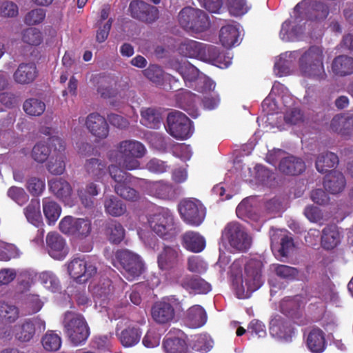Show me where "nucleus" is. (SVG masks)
<instances>
[{"instance_id":"nucleus-12","label":"nucleus","mask_w":353,"mask_h":353,"mask_svg":"<svg viewBox=\"0 0 353 353\" xmlns=\"http://www.w3.org/2000/svg\"><path fill=\"white\" fill-rule=\"evenodd\" d=\"M60 230L65 234L73 236L78 239H84L90 235L92 224L88 219L74 218L66 216L59 225Z\"/></svg>"},{"instance_id":"nucleus-49","label":"nucleus","mask_w":353,"mask_h":353,"mask_svg":"<svg viewBox=\"0 0 353 353\" xmlns=\"http://www.w3.org/2000/svg\"><path fill=\"white\" fill-rule=\"evenodd\" d=\"M19 311L14 305L0 303V321L3 323H13L18 318Z\"/></svg>"},{"instance_id":"nucleus-27","label":"nucleus","mask_w":353,"mask_h":353,"mask_svg":"<svg viewBox=\"0 0 353 353\" xmlns=\"http://www.w3.org/2000/svg\"><path fill=\"white\" fill-rule=\"evenodd\" d=\"M345 186V177L343 174L339 171H331L324 177L323 187L330 194H339L343 191Z\"/></svg>"},{"instance_id":"nucleus-2","label":"nucleus","mask_w":353,"mask_h":353,"mask_svg":"<svg viewBox=\"0 0 353 353\" xmlns=\"http://www.w3.org/2000/svg\"><path fill=\"white\" fill-rule=\"evenodd\" d=\"M145 145L139 141L128 139L120 141L116 150L108 152V158L112 162L119 164L127 170H137L140 168L139 159L146 153Z\"/></svg>"},{"instance_id":"nucleus-51","label":"nucleus","mask_w":353,"mask_h":353,"mask_svg":"<svg viewBox=\"0 0 353 353\" xmlns=\"http://www.w3.org/2000/svg\"><path fill=\"white\" fill-rule=\"evenodd\" d=\"M94 81L99 84L97 87V92L103 99H110L117 95V91L112 88L108 81V78L102 76L94 77Z\"/></svg>"},{"instance_id":"nucleus-18","label":"nucleus","mask_w":353,"mask_h":353,"mask_svg":"<svg viewBox=\"0 0 353 353\" xmlns=\"http://www.w3.org/2000/svg\"><path fill=\"white\" fill-rule=\"evenodd\" d=\"M263 263L260 259H250L245 264L244 281L246 287H262L264 283Z\"/></svg>"},{"instance_id":"nucleus-38","label":"nucleus","mask_w":353,"mask_h":353,"mask_svg":"<svg viewBox=\"0 0 353 353\" xmlns=\"http://www.w3.org/2000/svg\"><path fill=\"white\" fill-rule=\"evenodd\" d=\"M329 12V7L323 0H310V22L321 23Z\"/></svg>"},{"instance_id":"nucleus-41","label":"nucleus","mask_w":353,"mask_h":353,"mask_svg":"<svg viewBox=\"0 0 353 353\" xmlns=\"http://www.w3.org/2000/svg\"><path fill=\"white\" fill-rule=\"evenodd\" d=\"M43 212L48 224H54L59 218L61 213L60 205L48 197L42 200Z\"/></svg>"},{"instance_id":"nucleus-24","label":"nucleus","mask_w":353,"mask_h":353,"mask_svg":"<svg viewBox=\"0 0 353 353\" xmlns=\"http://www.w3.org/2000/svg\"><path fill=\"white\" fill-rule=\"evenodd\" d=\"M270 334L281 341H288L293 334L290 323L280 315H276L270 323Z\"/></svg>"},{"instance_id":"nucleus-30","label":"nucleus","mask_w":353,"mask_h":353,"mask_svg":"<svg viewBox=\"0 0 353 353\" xmlns=\"http://www.w3.org/2000/svg\"><path fill=\"white\" fill-rule=\"evenodd\" d=\"M207 321L205 310L199 305L190 307L185 314V322L190 328H198Z\"/></svg>"},{"instance_id":"nucleus-62","label":"nucleus","mask_w":353,"mask_h":353,"mask_svg":"<svg viewBox=\"0 0 353 353\" xmlns=\"http://www.w3.org/2000/svg\"><path fill=\"white\" fill-rule=\"evenodd\" d=\"M45 181L38 177L32 176L28 179L26 188L34 196H39L45 190Z\"/></svg>"},{"instance_id":"nucleus-59","label":"nucleus","mask_w":353,"mask_h":353,"mask_svg":"<svg viewBox=\"0 0 353 353\" xmlns=\"http://www.w3.org/2000/svg\"><path fill=\"white\" fill-rule=\"evenodd\" d=\"M51 149L43 142L37 143L32 148V157L39 163H43L49 157Z\"/></svg>"},{"instance_id":"nucleus-14","label":"nucleus","mask_w":353,"mask_h":353,"mask_svg":"<svg viewBox=\"0 0 353 353\" xmlns=\"http://www.w3.org/2000/svg\"><path fill=\"white\" fill-rule=\"evenodd\" d=\"M130 17L140 22L151 24L159 19L158 8L143 0H132L128 7Z\"/></svg>"},{"instance_id":"nucleus-26","label":"nucleus","mask_w":353,"mask_h":353,"mask_svg":"<svg viewBox=\"0 0 353 353\" xmlns=\"http://www.w3.org/2000/svg\"><path fill=\"white\" fill-rule=\"evenodd\" d=\"M37 75L38 70L35 63H22L14 72L13 79L19 84L27 85L32 83Z\"/></svg>"},{"instance_id":"nucleus-50","label":"nucleus","mask_w":353,"mask_h":353,"mask_svg":"<svg viewBox=\"0 0 353 353\" xmlns=\"http://www.w3.org/2000/svg\"><path fill=\"white\" fill-rule=\"evenodd\" d=\"M130 182L115 184V192L123 199L130 201H137L140 198L139 192L128 185Z\"/></svg>"},{"instance_id":"nucleus-45","label":"nucleus","mask_w":353,"mask_h":353,"mask_svg":"<svg viewBox=\"0 0 353 353\" xmlns=\"http://www.w3.org/2000/svg\"><path fill=\"white\" fill-rule=\"evenodd\" d=\"M104 208L108 214L115 217L120 216L126 212L125 203L114 196L105 199Z\"/></svg>"},{"instance_id":"nucleus-9","label":"nucleus","mask_w":353,"mask_h":353,"mask_svg":"<svg viewBox=\"0 0 353 353\" xmlns=\"http://www.w3.org/2000/svg\"><path fill=\"white\" fill-rule=\"evenodd\" d=\"M223 241L228 242L235 250L246 252L251 246L252 239L245 232L243 227L238 222L228 223L221 234Z\"/></svg>"},{"instance_id":"nucleus-22","label":"nucleus","mask_w":353,"mask_h":353,"mask_svg":"<svg viewBox=\"0 0 353 353\" xmlns=\"http://www.w3.org/2000/svg\"><path fill=\"white\" fill-rule=\"evenodd\" d=\"M49 255L54 259L62 260L68 253L65 240L57 232H49L46 239Z\"/></svg>"},{"instance_id":"nucleus-48","label":"nucleus","mask_w":353,"mask_h":353,"mask_svg":"<svg viewBox=\"0 0 353 353\" xmlns=\"http://www.w3.org/2000/svg\"><path fill=\"white\" fill-rule=\"evenodd\" d=\"M23 109L27 114L38 117L44 112L46 110V104L39 99L30 98L24 101Z\"/></svg>"},{"instance_id":"nucleus-33","label":"nucleus","mask_w":353,"mask_h":353,"mask_svg":"<svg viewBox=\"0 0 353 353\" xmlns=\"http://www.w3.org/2000/svg\"><path fill=\"white\" fill-rule=\"evenodd\" d=\"M84 168L86 173L96 181L102 179L108 170L106 163L97 158L87 159Z\"/></svg>"},{"instance_id":"nucleus-57","label":"nucleus","mask_w":353,"mask_h":353,"mask_svg":"<svg viewBox=\"0 0 353 353\" xmlns=\"http://www.w3.org/2000/svg\"><path fill=\"white\" fill-rule=\"evenodd\" d=\"M123 168L119 165H110L108 166V172L112 179L116 182V184L123 183L124 182H130L132 178L131 174L124 171Z\"/></svg>"},{"instance_id":"nucleus-46","label":"nucleus","mask_w":353,"mask_h":353,"mask_svg":"<svg viewBox=\"0 0 353 353\" xmlns=\"http://www.w3.org/2000/svg\"><path fill=\"white\" fill-rule=\"evenodd\" d=\"M40 208L39 201L32 199L23 210L28 222L37 227L41 223L42 219Z\"/></svg>"},{"instance_id":"nucleus-40","label":"nucleus","mask_w":353,"mask_h":353,"mask_svg":"<svg viewBox=\"0 0 353 353\" xmlns=\"http://www.w3.org/2000/svg\"><path fill=\"white\" fill-rule=\"evenodd\" d=\"M141 116V123L149 128H158L162 121L161 112L154 108H143Z\"/></svg>"},{"instance_id":"nucleus-36","label":"nucleus","mask_w":353,"mask_h":353,"mask_svg":"<svg viewBox=\"0 0 353 353\" xmlns=\"http://www.w3.org/2000/svg\"><path fill=\"white\" fill-rule=\"evenodd\" d=\"M105 234L111 243L118 245L124 239L125 231L119 222L112 220L105 225Z\"/></svg>"},{"instance_id":"nucleus-52","label":"nucleus","mask_w":353,"mask_h":353,"mask_svg":"<svg viewBox=\"0 0 353 353\" xmlns=\"http://www.w3.org/2000/svg\"><path fill=\"white\" fill-rule=\"evenodd\" d=\"M294 245L293 239L288 235H284L281 239L280 246L277 250L273 244L271 248L276 257L280 258V260L282 261L281 258L288 257Z\"/></svg>"},{"instance_id":"nucleus-39","label":"nucleus","mask_w":353,"mask_h":353,"mask_svg":"<svg viewBox=\"0 0 353 353\" xmlns=\"http://www.w3.org/2000/svg\"><path fill=\"white\" fill-rule=\"evenodd\" d=\"M121 343L124 347H132L137 344L141 339V331L135 327L128 325V327L121 330V332H117Z\"/></svg>"},{"instance_id":"nucleus-63","label":"nucleus","mask_w":353,"mask_h":353,"mask_svg":"<svg viewBox=\"0 0 353 353\" xmlns=\"http://www.w3.org/2000/svg\"><path fill=\"white\" fill-rule=\"evenodd\" d=\"M170 152L173 155L179 158L183 161L190 159L192 151L190 145L185 143H173Z\"/></svg>"},{"instance_id":"nucleus-8","label":"nucleus","mask_w":353,"mask_h":353,"mask_svg":"<svg viewBox=\"0 0 353 353\" xmlns=\"http://www.w3.org/2000/svg\"><path fill=\"white\" fill-rule=\"evenodd\" d=\"M113 264L125 271L127 279L132 281L139 277L144 269L143 263L140 256L128 250H119L115 254Z\"/></svg>"},{"instance_id":"nucleus-16","label":"nucleus","mask_w":353,"mask_h":353,"mask_svg":"<svg viewBox=\"0 0 353 353\" xmlns=\"http://www.w3.org/2000/svg\"><path fill=\"white\" fill-rule=\"evenodd\" d=\"M68 271L77 283L83 284L97 273V268L88 264L83 258H74L68 263Z\"/></svg>"},{"instance_id":"nucleus-23","label":"nucleus","mask_w":353,"mask_h":353,"mask_svg":"<svg viewBox=\"0 0 353 353\" xmlns=\"http://www.w3.org/2000/svg\"><path fill=\"white\" fill-rule=\"evenodd\" d=\"M85 125L91 134L97 139H104L109 134V125L106 119L97 112H92L87 116Z\"/></svg>"},{"instance_id":"nucleus-10","label":"nucleus","mask_w":353,"mask_h":353,"mask_svg":"<svg viewBox=\"0 0 353 353\" xmlns=\"http://www.w3.org/2000/svg\"><path fill=\"white\" fill-rule=\"evenodd\" d=\"M178 210L183 221L192 226L200 225L205 216V208L199 200L194 198L181 201Z\"/></svg>"},{"instance_id":"nucleus-13","label":"nucleus","mask_w":353,"mask_h":353,"mask_svg":"<svg viewBox=\"0 0 353 353\" xmlns=\"http://www.w3.org/2000/svg\"><path fill=\"white\" fill-rule=\"evenodd\" d=\"M306 303V298L299 295L285 298L280 305L281 311L293 319L296 323L304 325L307 321L305 312Z\"/></svg>"},{"instance_id":"nucleus-21","label":"nucleus","mask_w":353,"mask_h":353,"mask_svg":"<svg viewBox=\"0 0 353 353\" xmlns=\"http://www.w3.org/2000/svg\"><path fill=\"white\" fill-rule=\"evenodd\" d=\"M324 57L321 46H310V79L321 81L327 78L323 64Z\"/></svg>"},{"instance_id":"nucleus-20","label":"nucleus","mask_w":353,"mask_h":353,"mask_svg":"<svg viewBox=\"0 0 353 353\" xmlns=\"http://www.w3.org/2000/svg\"><path fill=\"white\" fill-rule=\"evenodd\" d=\"M20 278L21 284L23 287H30L34 284V280H37L40 285L45 287H59L60 285L59 279L52 271H43L38 274L26 272L20 274Z\"/></svg>"},{"instance_id":"nucleus-35","label":"nucleus","mask_w":353,"mask_h":353,"mask_svg":"<svg viewBox=\"0 0 353 353\" xmlns=\"http://www.w3.org/2000/svg\"><path fill=\"white\" fill-rule=\"evenodd\" d=\"M321 246L327 250H332L340 243V234L336 225H330L322 230Z\"/></svg>"},{"instance_id":"nucleus-34","label":"nucleus","mask_w":353,"mask_h":353,"mask_svg":"<svg viewBox=\"0 0 353 353\" xmlns=\"http://www.w3.org/2000/svg\"><path fill=\"white\" fill-rule=\"evenodd\" d=\"M338 164V156L331 152H326L319 154L315 163L317 171L322 174L333 171L332 170L336 168Z\"/></svg>"},{"instance_id":"nucleus-29","label":"nucleus","mask_w":353,"mask_h":353,"mask_svg":"<svg viewBox=\"0 0 353 353\" xmlns=\"http://www.w3.org/2000/svg\"><path fill=\"white\" fill-rule=\"evenodd\" d=\"M183 247L192 252L199 253L205 247V240L199 232L187 231L181 236Z\"/></svg>"},{"instance_id":"nucleus-44","label":"nucleus","mask_w":353,"mask_h":353,"mask_svg":"<svg viewBox=\"0 0 353 353\" xmlns=\"http://www.w3.org/2000/svg\"><path fill=\"white\" fill-rule=\"evenodd\" d=\"M246 258L241 256L234 261L230 266V281L233 287H243L244 277L242 267L246 263Z\"/></svg>"},{"instance_id":"nucleus-17","label":"nucleus","mask_w":353,"mask_h":353,"mask_svg":"<svg viewBox=\"0 0 353 353\" xmlns=\"http://www.w3.org/2000/svg\"><path fill=\"white\" fill-rule=\"evenodd\" d=\"M199 60L210 63L220 68H228L231 64V58L227 56L220 48L203 43Z\"/></svg>"},{"instance_id":"nucleus-25","label":"nucleus","mask_w":353,"mask_h":353,"mask_svg":"<svg viewBox=\"0 0 353 353\" xmlns=\"http://www.w3.org/2000/svg\"><path fill=\"white\" fill-rule=\"evenodd\" d=\"M148 194L159 199L169 200L174 196V190L172 184L163 181L145 182Z\"/></svg>"},{"instance_id":"nucleus-7","label":"nucleus","mask_w":353,"mask_h":353,"mask_svg":"<svg viewBox=\"0 0 353 353\" xmlns=\"http://www.w3.org/2000/svg\"><path fill=\"white\" fill-rule=\"evenodd\" d=\"M178 21L185 31L195 33L205 31L210 25L209 17L204 11L190 6L179 12Z\"/></svg>"},{"instance_id":"nucleus-54","label":"nucleus","mask_w":353,"mask_h":353,"mask_svg":"<svg viewBox=\"0 0 353 353\" xmlns=\"http://www.w3.org/2000/svg\"><path fill=\"white\" fill-rule=\"evenodd\" d=\"M177 70L185 82L194 81L199 74V70L189 62L179 64Z\"/></svg>"},{"instance_id":"nucleus-1","label":"nucleus","mask_w":353,"mask_h":353,"mask_svg":"<svg viewBox=\"0 0 353 353\" xmlns=\"http://www.w3.org/2000/svg\"><path fill=\"white\" fill-rule=\"evenodd\" d=\"M309 21V0H302L293 9L290 18L281 25V39L285 42H299L307 37L306 25Z\"/></svg>"},{"instance_id":"nucleus-5","label":"nucleus","mask_w":353,"mask_h":353,"mask_svg":"<svg viewBox=\"0 0 353 353\" xmlns=\"http://www.w3.org/2000/svg\"><path fill=\"white\" fill-rule=\"evenodd\" d=\"M183 303L175 295L164 296L151 309L152 319L159 324H167L183 312Z\"/></svg>"},{"instance_id":"nucleus-11","label":"nucleus","mask_w":353,"mask_h":353,"mask_svg":"<svg viewBox=\"0 0 353 353\" xmlns=\"http://www.w3.org/2000/svg\"><path fill=\"white\" fill-rule=\"evenodd\" d=\"M193 130L192 122L184 113L175 110L168 114L167 131L172 137L187 139L192 134Z\"/></svg>"},{"instance_id":"nucleus-64","label":"nucleus","mask_w":353,"mask_h":353,"mask_svg":"<svg viewBox=\"0 0 353 353\" xmlns=\"http://www.w3.org/2000/svg\"><path fill=\"white\" fill-rule=\"evenodd\" d=\"M187 269L194 273L201 274L208 269L207 263L198 256H192L188 259Z\"/></svg>"},{"instance_id":"nucleus-3","label":"nucleus","mask_w":353,"mask_h":353,"mask_svg":"<svg viewBox=\"0 0 353 353\" xmlns=\"http://www.w3.org/2000/svg\"><path fill=\"white\" fill-rule=\"evenodd\" d=\"M295 59H297V74L303 77H308L309 48H303L281 54L274 63V73L279 77L289 75L291 72L292 61Z\"/></svg>"},{"instance_id":"nucleus-61","label":"nucleus","mask_w":353,"mask_h":353,"mask_svg":"<svg viewBox=\"0 0 353 353\" xmlns=\"http://www.w3.org/2000/svg\"><path fill=\"white\" fill-rule=\"evenodd\" d=\"M144 76L152 82L161 85L163 82V71L157 65H150L143 71Z\"/></svg>"},{"instance_id":"nucleus-42","label":"nucleus","mask_w":353,"mask_h":353,"mask_svg":"<svg viewBox=\"0 0 353 353\" xmlns=\"http://www.w3.org/2000/svg\"><path fill=\"white\" fill-rule=\"evenodd\" d=\"M326 347L325 333L317 327H310V352H323Z\"/></svg>"},{"instance_id":"nucleus-37","label":"nucleus","mask_w":353,"mask_h":353,"mask_svg":"<svg viewBox=\"0 0 353 353\" xmlns=\"http://www.w3.org/2000/svg\"><path fill=\"white\" fill-rule=\"evenodd\" d=\"M240 33L234 25L223 26L220 30L219 40L223 46L230 48L239 42Z\"/></svg>"},{"instance_id":"nucleus-32","label":"nucleus","mask_w":353,"mask_h":353,"mask_svg":"<svg viewBox=\"0 0 353 353\" xmlns=\"http://www.w3.org/2000/svg\"><path fill=\"white\" fill-rule=\"evenodd\" d=\"M50 191L58 199L63 201H68L72 194L70 184L62 178L53 179L48 181Z\"/></svg>"},{"instance_id":"nucleus-28","label":"nucleus","mask_w":353,"mask_h":353,"mask_svg":"<svg viewBox=\"0 0 353 353\" xmlns=\"http://www.w3.org/2000/svg\"><path fill=\"white\" fill-rule=\"evenodd\" d=\"M279 170L285 174L296 176L305 171V163L301 158L288 156L281 160Z\"/></svg>"},{"instance_id":"nucleus-15","label":"nucleus","mask_w":353,"mask_h":353,"mask_svg":"<svg viewBox=\"0 0 353 353\" xmlns=\"http://www.w3.org/2000/svg\"><path fill=\"white\" fill-rule=\"evenodd\" d=\"M183 254L179 245H164L158 254L157 263L162 270L177 268L183 262Z\"/></svg>"},{"instance_id":"nucleus-19","label":"nucleus","mask_w":353,"mask_h":353,"mask_svg":"<svg viewBox=\"0 0 353 353\" xmlns=\"http://www.w3.org/2000/svg\"><path fill=\"white\" fill-rule=\"evenodd\" d=\"M45 329V321L39 317H34L16 325L14 334L21 341H29L33 337L36 330L43 331Z\"/></svg>"},{"instance_id":"nucleus-53","label":"nucleus","mask_w":353,"mask_h":353,"mask_svg":"<svg viewBox=\"0 0 353 353\" xmlns=\"http://www.w3.org/2000/svg\"><path fill=\"white\" fill-rule=\"evenodd\" d=\"M43 348L47 351H57L61 345V339L52 331L48 332L41 339Z\"/></svg>"},{"instance_id":"nucleus-55","label":"nucleus","mask_w":353,"mask_h":353,"mask_svg":"<svg viewBox=\"0 0 353 353\" xmlns=\"http://www.w3.org/2000/svg\"><path fill=\"white\" fill-rule=\"evenodd\" d=\"M65 156L63 154H59L54 157L52 156L47 165V169L52 174L60 175L63 173L65 169Z\"/></svg>"},{"instance_id":"nucleus-6","label":"nucleus","mask_w":353,"mask_h":353,"mask_svg":"<svg viewBox=\"0 0 353 353\" xmlns=\"http://www.w3.org/2000/svg\"><path fill=\"white\" fill-rule=\"evenodd\" d=\"M63 325L67 337L74 345L83 344L90 335L89 327L85 319L79 314L66 312Z\"/></svg>"},{"instance_id":"nucleus-47","label":"nucleus","mask_w":353,"mask_h":353,"mask_svg":"<svg viewBox=\"0 0 353 353\" xmlns=\"http://www.w3.org/2000/svg\"><path fill=\"white\" fill-rule=\"evenodd\" d=\"M163 345L165 353H185V341L179 336L167 335Z\"/></svg>"},{"instance_id":"nucleus-60","label":"nucleus","mask_w":353,"mask_h":353,"mask_svg":"<svg viewBox=\"0 0 353 353\" xmlns=\"http://www.w3.org/2000/svg\"><path fill=\"white\" fill-rule=\"evenodd\" d=\"M46 12L43 8H35L29 11L24 17V23L28 26L41 23L46 19Z\"/></svg>"},{"instance_id":"nucleus-56","label":"nucleus","mask_w":353,"mask_h":353,"mask_svg":"<svg viewBox=\"0 0 353 353\" xmlns=\"http://www.w3.org/2000/svg\"><path fill=\"white\" fill-rule=\"evenodd\" d=\"M150 143L153 148L162 152H170L174 141L170 138L155 133L151 136Z\"/></svg>"},{"instance_id":"nucleus-43","label":"nucleus","mask_w":353,"mask_h":353,"mask_svg":"<svg viewBox=\"0 0 353 353\" xmlns=\"http://www.w3.org/2000/svg\"><path fill=\"white\" fill-rule=\"evenodd\" d=\"M202 46L203 43L187 39L181 43L178 48V51L179 53L183 57L199 59Z\"/></svg>"},{"instance_id":"nucleus-31","label":"nucleus","mask_w":353,"mask_h":353,"mask_svg":"<svg viewBox=\"0 0 353 353\" xmlns=\"http://www.w3.org/2000/svg\"><path fill=\"white\" fill-rule=\"evenodd\" d=\"M331 69L338 77H346L353 74V58L347 55L336 56L332 61Z\"/></svg>"},{"instance_id":"nucleus-4","label":"nucleus","mask_w":353,"mask_h":353,"mask_svg":"<svg viewBox=\"0 0 353 353\" xmlns=\"http://www.w3.org/2000/svg\"><path fill=\"white\" fill-rule=\"evenodd\" d=\"M150 230L159 238L172 241L179 232L174 216L170 210L161 208L148 216Z\"/></svg>"},{"instance_id":"nucleus-58","label":"nucleus","mask_w":353,"mask_h":353,"mask_svg":"<svg viewBox=\"0 0 353 353\" xmlns=\"http://www.w3.org/2000/svg\"><path fill=\"white\" fill-rule=\"evenodd\" d=\"M22 40L31 46H39L43 41L41 32L35 28H28L22 34Z\"/></svg>"}]
</instances>
